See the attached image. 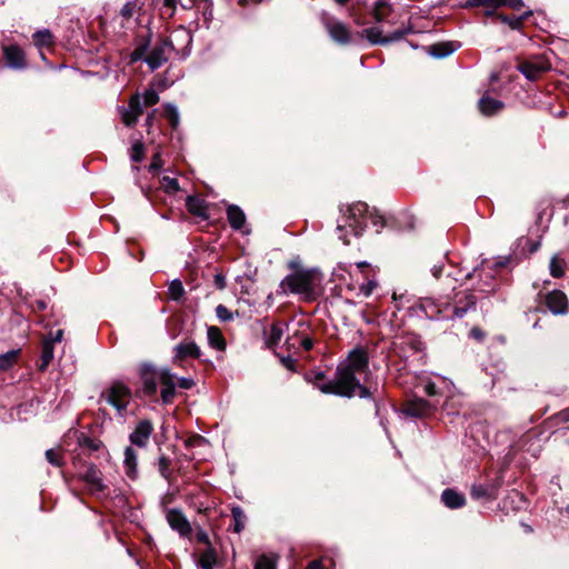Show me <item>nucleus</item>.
Segmentation results:
<instances>
[{"label": "nucleus", "mask_w": 569, "mask_h": 569, "mask_svg": "<svg viewBox=\"0 0 569 569\" xmlns=\"http://www.w3.org/2000/svg\"><path fill=\"white\" fill-rule=\"evenodd\" d=\"M341 377V382L347 383L355 395L360 398H369L371 396L369 389L360 383L358 375H367L369 371L368 353L362 348L351 350L345 362L340 363L337 369Z\"/></svg>", "instance_id": "1"}, {"label": "nucleus", "mask_w": 569, "mask_h": 569, "mask_svg": "<svg viewBox=\"0 0 569 569\" xmlns=\"http://www.w3.org/2000/svg\"><path fill=\"white\" fill-rule=\"evenodd\" d=\"M322 274L317 269H303L287 276L280 283L283 293L299 295L306 301L316 300L321 293Z\"/></svg>", "instance_id": "2"}, {"label": "nucleus", "mask_w": 569, "mask_h": 569, "mask_svg": "<svg viewBox=\"0 0 569 569\" xmlns=\"http://www.w3.org/2000/svg\"><path fill=\"white\" fill-rule=\"evenodd\" d=\"M346 226H338L339 230L348 227L355 236H360L367 226V220L371 218L375 223L377 220L368 211V206L365 202H355L347 207L345 212Z\"/></svg>", "instance_id": "3"}, {"label": "nucleus", "mask_w": 569, "mask_h": 569, "mask_svg": "<svg viewBox=\"0 0 569 569\" xmlns=\"http://www.w3.org/2000/svg\"><path fill=\"white\" fill-rule=\"evenodd\" d=\"M102 397L111 405L120 415H122L131 400L130 389L122 382L116 381L107 388Z\"/></svg>", "instance_id": "4"}, {"label": "nucleus", "mask_w": 569, "mask_h": 569, "mask_svg": "<svg viewBox=\"0 0 569 569\" xmlns=\"http://www.w3.org/2000/svg\"><path fill=\"white\" fill-rule=\"evenodd\" d=\"M517 68L528 80L535 81L539 79L542 73L548 71L551 64L545 58L536 57L522 61Z\"/></svg>", "instance_id": "5"}, {"label": "nucleus", "mask_w": 569, "mask_h": 569, "mask_svg": "<svg viewBox=\"0 0 569 569\" xmlns=\"http://www.w3.org/2000/svg\"><path fill=\"white\" fill-rule=\"evenodd\" d=\"M173 361L182 366L187 359H199L201 349L193 340L183 339L173 348Z\"/></svg>", "instance_id": "6"}, {"label": "nucleus", "mask_w": 569, "mask_h": 569, "mask_svg": "<svg viewBox=\"0 0 569 569\" xmlns=\"http://www.w3.org/2000/svg\"><path fill=\"white\" fill-rule=\"evenodd\" d=\"M159 383L162 386L161 399L164 403L172 401L176 395V376L167 368L157 371Z\"/></svg>", "instance_id": "7"}, {"label": "nucleus", "mask_w": 569, "mask_h": 569, "mask_svg": "<svg viewBox=\"0 0 569 569\" xmlns=\"http://www.w3.org/2000/svg\"><path fill=\"white\" fill-rule=\"evenodd\" d=\"M172 46L169 42H163L161 44L156 46L149 56L146 58V62L150 67V69L154 70L162 66L170 56L172 50Z\"/></svg>", "instance_id": "8"}, {"label": "nucleus", "mask_w": 569, "mask_h": 569, "mask_svg": "<svg viewBox=\"0 0 569 569\" xmlns=\"http://www.w3.org/2000/svg\"><path fill=\"white\" fill-rule=\"evenodd\" d=\"M468 4L486 8L487 14L493 13V11L500 7H508L517 10L523 6L522 0H469Z\"/></svg>", "instance_id": "9"}, {"label": "nucleus", "mask_w": 569, "mask_h": 569, "mask_svg": "<svg viewBox=\"0 0 569 569\" xmlns=\"http://www.w3.org/2000/svg\"><path fill=\"white\" fill-rule=\"evenodd\" d=\"M546 306L553 315H563L568 311V298L561 290H553L546 296Z\"/></svg>", "instance_id": "10"}, {"label": "nucleus", "mask_w": 569, "mask_h": 569, "mask_svg": "<svg viewBox=\"0 0 569 569\" xmlns=\"http://www.w3.org/2000/svg\"><path fill=\"white\" fill-rule=\"evenodd\" d=\"M341 381H342L341 377L337 372L335 380H331L327 383L318 385V389L322 393H332V395L347 397V398L355 397L356 395H355L353 390L350 389V387H348L347 383L343 385Z\"/></svg>", "instance_id": "11"}, {"label": "nucleus", "mask_w": 569, "mask_h": 569, "mask_svg": "<svg viewBox=\"0 0 569 569\" xmlns=\"http://www.w3.org/2000/svg\"><path fill=\"white\" fill-rule=\"evenodd\" d=\"M142 114L141 99L139 94H134L129 100L128 108H124L121 113L122 122L131 127L136 124L139 117Z\"/></svg>", "instance_id": "12"}, {"label": "nucleus", "mask_w": 569, "mask_h": 569, "mask_svg": "<svg viewBox=\"0 0 569 569\" xmlns=\"http://www.w3.org/2000/svg\"><path fill=\"white\" fill-rule=\"evenodd\" d=\"M81 479L86 482L89 491L93 495L101 493L106 489L100 470L92 465L88 467L86 472L81 476Z\"/></svg>", "instance_id": "13"}, {"label": "nucleus", "mask_w": 569, "mask_h": 569, "mask_svg": "<svg viewBox=\"0 0 569 569\" xmlns=\"http://www.w3.org/2000/svg\"><path fill=\"white\" fill-rule=\"evenodd\" d=\"M153 431V426L149 420H141L132 433L130 435V441L132 445H136L140 448L147 446L150 436Z\"/></svg>", "instance_id": "14"}, {"label": "nucleus", "mask_w": 569, "mask_h": 569, "mask_svg": "<svg viewBox=\"0 0 569 569\" xmlns=\"http://www.w3.org/2000/svg\"><path fill=\"white\" fill-rule=\"evenodd\" d=\"M167 521L170 527L178 531L181 536L186 537L191 533V526L181 511L177 509H170L167 512Z\"/></svg>", "instance_id": "15"}, {"label": "nucleus", "mask_w": 569, "mask_h": 569, "mask_svg": "<svg viewBox=\"0 0 569 569\" xmlns=\"http://www.w3.org/2000/svg\"><path fill=\"white\" fill-rule=\"evenodd\" d=\"M326 28L330 37L340 44H347L350 42L351 34L349 28L340 21H329Z\"/></svg>", "instance_id": "16"}, {"label": "nucleus", "mask_w": 569, "mask_h": 569, "mask_svg": "<svg viewBox=\"0 0 569 569\" xmlns=\"http://www.w3.org/2000/svg\"><path fill=\"white\" fill-rule=\"evenodd\" d=\"M363 33L366 34L367 39L373 44H377V43L386 44L391 41H396L403 36L402 31H396L390 36L383 37L382 30L379 27H371V28L365 29Z\"/></svg>", "instance_id": "17"}, {"label": "nucleus", "mask_w": 569, "mask_h": 569, "mask_svg": "<svg viewBox=\"0 0 569 569\" xmlns=\"http://www.w3.org/2000/svg\"><path fill=\"white\" fill-rule=\"evenodd\" d=\"M433 407L425 399L417 398L410 400L405 412L411 417H425L432 411Z\"/></svg>", "instance_id": "18"}, {"label": "nucleus", "mask_w": 569, "mask_h": 569, "mask_svg": "<svg viewBox=\"0 0 569 569\" xmlns=\"http://www.w3.org/2000/svg\"><path fill=\"white\" fill-rule=\"evenodd\" d=\"M7 63L12 68L24 67V53L18 46H8L3 48Z\"/></svg>", "instance_id": "19"}, {"label": "nucleus", "mask_w": 569, "mask_h": 569, "mask_svg": "<svg viewBox=\"0 0 569 569\" xmlns=\"http://www.w3.org/2000/svg\"><path fill=\"white\" fill-rule=\"evenodd\" d=\"M188 211L199 218H208V208L206 202L198 197H188L186 200Z\"/></svg>", "instance_id": "20"}, {"label": "nucleus", "mask_w": 569, "mask_h": 569, "mask_svg": "<svg viewBox=\"0 0 569 569\" xmlns=\"http://www.w3.org/2000/svg\"><path fill=\"white\" fill-rule=\"evenodd\" d=\"M568 267L567 260L559 253L551 257L549 262V272L553 278H562Z\"/></svg>", "instance_id": "21"}, {"label": "nucleus", "mask_w": 569, "mask_h": 569, "mask_svg": "<svg viewBox=\"0 0 569 569\" xmlns=\"http://www.w3.org/2000/svg\"><path fill=\"white\" fill-rule=\"evenodd\" d=\"M441 500L451 509L460 508L466 503L465 497L452 489H446L441 495Z\"/></svg>", "instance_id": "22"}, {"label": "nucleus", "mask_w": 569, "mask_h": 569, "mask_svg": "<svg viewBox=\"0 0 569 569\" xmlns=\"http://www.w3.org/2000/svg\"><path fill=\"white\" fill-rule=\"evenodd\" d=\"M503 108V103L489 96H483L479 101V109L481 113L491 116Z\"/></svg>", "instance_id": "23"}, {"label": "nucleus", "mask_w": 569, "mask_h": 569, "mask_svg": "<svg viewBox=\"0 0 569 569\" xmlns=\"http://www.w3.org/2000/svg\"><path fill=\"white\" fill-rule=\"evenodd\" d=\"M227 217L230 226L236 230L241 229L246 222V216L243 211L233 204L229 206L227 210Z\"/></svg>", "instance_id": "24"}, {"label": "nucleus", "mask_w": 569, "mask_h": 569, "mask_svg": "<svg viewBox=\"0 0 569 569\" xmlns=\"http://www.w3.org/2000/svg\"><path fill=\"white\" fill-rule=\"evenodd\" d=\"M207 337L209 345L218 350H223L226 348V341L221 333V330L217 327H209L207 330Z\"/></svg>", "instance_id": "25"}, {"label": "nucleus", "mask_w": 569, "mask_h": 569, "mask_svg": "<svg viewBox=\"0 0 569 569\" xmlns=\"http://www.w3.org/2000/svg\"><path fill=\"white\" fill-rule=\"evenodd\" d=\"M124 467L126 473L130 478H134L137 475V453L131 447H127L124 450Z\"/></svg>", "instance_id": "26"}, {"label": "nucleus", "mask_w": 569, "mask_h": 569, "mask_svg": "<svg viewBox=\"0 0 569 569\" xmlns=\"http://www.w3.org/2000/svg\"><path fill=\"white\" fill-rule=\"evenodd\" d=\"M157 371L147 369L143 372V390L148 395H153L157 391V382H159Z\"/></svg>", "instance_id": "27"}, {"label": "nucleus", "mask_w": 569, "mask_h": 569, "mask_svg": "<svg viewBox=\"0 0 569 569\" xmlns=\"http://www.w3.org/2000/svg\"><path fill=\"white\" fill-rule=\"evenodd\" d=\"M231 515H232V521H233L232 530L236 533H240L246 527L247 517H246L243 510L239 506L232 507Z\"/></svg>", "instance_id": "28"}, {"label": "nucleus", "mask_w": 569, "mask_h": 569, "mask_svg": "<svg viewBox=\"0 0 569 569\" xmlns=\"http://www.w3.org/2000/svg\"><path fill=\"white\" fill-rule=\"evenodd\" d=\"M283 336V326L281 323H273L271 326L270 332L266 338V345L268 348H274L281 340Z\"/></svg>", "instance_id": "29"}, {"label": "nucleus", "mask_w": 569, "mask_h": 569, "mask_svg": "<svg viewBox=\"0 0 569 569\" xmlns=\"http://www.w3.org/2000/svg\"><path fill=\"white\" fill-rule=\"evenodd\" d=\"M33 42L39 48L50 47L53 43V36L48 29L39 30L33 34Z\"/></svg>", "instance_id": "30"}, {"label": "nucleus", "mask_w": 569, "mask_h": 569, "mask_svg": "<svg viewBox=\"0 0 569 569\" xmlns=\"http://www.w3.org/2000/svg\"><path fill=\"white\" fill-rule=\"evenodd\" d=\"M53 359V345L52 341L44 340L42 346V352H41V363L39 366V369L41 371H44L51 360Z\"/></svg>", "instance_id": "31"}, {"label": "nucleus", "mask_w": 569, "mask_h": 569, "mask_svg": "<svg viewBox=\"0 0 569 569\" xmlns=\"http://www.w3.org/2000/svg\"><path fill=\"white\" fill-rule=\"evenodd\" d=\"M46 459L54 467H62L64 465V457L60 447L48 449L46 451Z\"/></svg>", "instance_id": "32"}, {"label": "nucleus", "mask_w": 569, "mask_h": 569, "mask_svg": "<svg viewBox=\"0 0 569 569\" xmlns=\"http://www.w3.org/2000/svg\"><path fill=\"white\" fill-rule=\"evenodd\" d=\"M217 558L212 549L203 551L199 558V566L202 569H213Z\"/></svg>", "instance_id": "33"}, {"label": "nucleus", "mask_w": 569, "mask_h": 569, "mask_svg": "<svg viewBox=\"0 0 569 569\" xmlns=\"http://www.w3.org/2000/svg\"><path fill=\"white\" fill-rule=\"evenodd\" d=\"M168 295L171 300L178 301L184 295V288L180 280H172L168 288Z\"/></svg>", "instance_id": "34"}, {"label": "nucleus", "mask_w": 569, "mask_h": 569, "mask_svg": "<svg viewBox=\"0 0 569 569\" xmlns=\"http://www.w3.org/2000/svg\"><path fill=\"white\" fill-rule=\"evenodd\" d=\"M391 12V8L386 2H378L373 10V17L377 22H382L387 19L389 13Z\"/></svg>", "instance_id": "35"}, {"label": "nucleus", "mask_w": 569, "mask_h": 569, "mask_svg": "<svg viewBox=\"0 0 569 569\" xmlns=\"http://www.w3.org/2000/svg\"><path fill=\"white\" fill-rule=\"evenodd\" d=\"M17 356V350H11L3 355H0V370L9 369L16 362Z\"/></svg>", "instance_id": "36"}, {"label": "nucleus", "mask_w": 569, "mask_h": 569, "mask_svg": "<svg viewBox=\"0 0 569 569\" xmlns=\"http://www.w3.org/2000/svg\"><path fill=\"white\" fill-rule=\"evenodd\" d=\"M453 50L450 44H433L431 47V54L437 58H442L450 54Z\"/></svg>", "instance_id": "37"}, {"label": "nucleus", "mask_w": 569, "mask_h": 569, "mask_svg": "<svg viewBox=\"0 0 569 569\" xmlns=\"http://www.w3.org/2000/svg\"><path fill=\"white\" fill-rule=\"evenodd\" d=\"M164 112H166L168 120L170 121V124L173 128H176L179 123V113H178L177 108L172 104H167L164 107Z\"/></svg>", "instance_id": "38"}, {"label": "nucleus", "mask_w": 569, "mask_h": 569, "mask_svg": "<svg viewBox=\"0 0 569 569\" xmlns=\"http://www.w3.org/2000/svg\"><path fill=\"white\" fill-rule=\"evenodd\" d=\"M254 569H276V561L267 556L258 558Z\"/></svg>", "instance_id": "39"}, {"label": "nucleus", "mask_w": 569, "mask_h": 569, "mask_svg": "<svg viewBox=\"0 0 569 569\" xmlns=\"http://www.w3.org/2000/svg\"><path fill=\"white\" fill-rule=\"evenodd\" d=\"M216 316L220 321L227 322L233 319L232 312L223 305H218L216 308Z\"/></svg>", "instance_id": "40"}, {"label": "nucleus", "mask_w": 569, "mask_h": 569, "mask_svg": "<svg viewBox=\"0 0 569 569\" xmlns=\"http://www.w3.org/2000/svg\"><path fill=\"white\" fill-rule=\"evenodd\" d=\"M162 187L166 192L173 193L179 190V183L177 179L170 177L162 178Z\"/></svg>", "instance_id": "41"}, {"label": "nucleus", "mask_w": 569, "mask_h": 569, "mask_svg": "<svg viewBox=\"0 0 569 569\" xmlns=\"http://www.w3.org/2000/svg\"><path fill=\"white\" fill-rule=\"evenodd\" d=\"M144 106H153L159 102V94L153 90L149 89L143 94Z\"/></svg>", "instance_id": "42"}, {"label": "nucleus", "mask_w": 569, "mask_h": 569, "mask_svg": "<svg viewBox=\"0 0 569 569\" xmlns=\"http://www.w3.org/2000/svg\"><path fill=\"white\" fill-rule=\"evenodd\" d=\"M143 158V144L136 142L131 148V159L139 162Z\"/></svg>", "instance_id": "43"}, {"label": "nucleus", "mask_w": 569, "mask_h": 569, "mask_svg": "<svg viewBox=\"0 0 569 569\" xmlns=\"http://www.w3.org/2000/svg\"><path fill=\"white\" fill-rule=\"evenodd\" d=\"M169 465L170 460L167 457L162 456L159 458V471L164 478L169 477Z\"/></svg>", "instance_id": "44"}, {"label": "nucleus", "mask_w": 569, "mask_h": 569, "mask_svg": "<svg viewBox=\"0 0 569 569\" xmlns=\"http://www.w3.org/2000/svg\"><path fill=\"white\" fill-rule=\"evenodd\" d=\"M377 287V282L373 281V280H369L367 283H363L360 286V292L365 296V297H369L372 291L375 290V288Z\"/></svg>", "instance_id": "45"}, {"label": "nucleus", "mask_w": 569, "mask_h": 569, "mask_svg": "<svg viewBox=\"0 0 569 569\" xmlns=\"http://www.w3.org/2000/svg\"><path fill=\"white\" fill-rule=\"evenodd\" d=\"M475 305H476V301H475L473 297H469L468 298L467 307H465V308H458V307L455 308V316L458 317V318H462L466 315L467 310L469 308L473 307Z\"/></svg>", "instance_id": "46"}, {"label": "nucleus", "mask_w": 569, "mask_h": 569, "mask_svg": "<svg viewBox=\"0 0 569 569\" xmlns=\"http://www.w3.org/2000/svg\"><path fill=\"white\" fill-rule=\"evenodd\" d=\"M499 19L505 22V23H508L512 29H518L520 26H521V19L520 18H508L507 16H502L500 14L499 16Z\"/></svg>", "instance_id": "47"}, {"label": "nucleus", "mask_w": 569, "mask_h": 569, "mask_svg": "<svg viewBox=\"0 0 569 569\" xmlns=\"http://www.w3.org/2000/svg\"><path fill=\"white\" fill-rule=\"evenodd\" d=\"M213 282H214V286H216L218 289H220V290L224 289V287H226V278H224V276H223V274H221V273H217V274L214 276Z\"/></svg>", "instance_id": "48"}, {"label": "nucleus", "mask_w": 569, "mask_h": 569, "mask_svg": "<svg viewBox=\"0 0 569 569\" xmlns=\"http://www.w3.org/2000/svg\"><path fill=\"white\" fill-rule=\"evenodd\" d=\"M178 383H179V387L182 389H190L194 385L193 380L189 379V378H181V379H179Z\"/></svg>", "instance_id": "49"}, {"label": "nucleus", "mask_w": 569, "mask_h": 569, "mask_svg": "<svg viewBox=\"0 0 569 569\" xmlns=\"http://www.w3.org/2000/svg\"><path fill=\"white\" fill-rule=\"evenodd\" d=\"M161 167V159L159 154H154L149 166L151 171L158 170Z\"/></svg>", "instance_id": "50"}, {"label": "nucleus", "mask_w": 569, "mask_h": 569, "mask_svg": "<svg viewBox=\"0 0 569 569\" xmlns=\"http://www.w3.org/2000/svg\"><path fill=\"white\" fill-rule=\"evenodd\" d=\"M133 13V6L131 3H126L121 9V14L126 18H130Z\"/></svg>", "instance_id": "51"}, {"label": "nucleus", "mask_w": 569, "mask_h": 569, "mask_svg": "<svg viewBox=\"0 0 569 569\" xmlns=\"http://www.w3.org/2000/svg\"><path fill=\"white\" fill-rule=\"evenodd\" d=\"M62 337H63V330L59 329L47 341H52V345H53L54 342H60L62 340Z\"/></svg>", "instance_id": "52"}, {"label": "nucleus", "mask_w": 569, "mask_h": 569, "mask_svg": "<svg viewBox=\"0 0 569 569\" xmlns=\"http://www.w3.org/2000/svg\"><path fill=\"white\" fill-rule=\"evenodd\" d=\"M425 391L428 396H435L437 393L436 385L432 382H429L425 387Z\"/></svg>", "instance_id": "53"}, {"label": "nucleus", "mask_w": 569, "mask_h": 569, "mask_svg": "<svg viewBox=\"0 0 569 569\" xmlns=\"http://www.w3.org/2000/svg\"><path fill=\"white\" fill-rule=\"evenodd\" d=\"M281 361L287 369L295 370V360L292 358H282Z\"/></svg>", "instance_id": "54"}, {"label": "nucleus", "mask_w": 569, "mask_h": 569, "mask_svg": "<svg viewBox=\"0 0 569 569\" xmlns=\"http://www.w3.org/2000/svg\"><path fill=\"white\" fill-rule=\"evenodd\" d=\"M301 345H302L305 350H310L313 347V342H312V340L309 337H305L301 340Z\"/></svg>", "instance_id": "55"}, {"label": "nucleus", "mask_w": 569, "mask_h": 569, "mask_svg": "<svg viewBox=\"0 0 569 569\" xmlns=\"http://www.w3.org/2000/svg\"><path fill=\"white\" fill-rule=\"evenodd\" d=\"M142 56H143V52L141 50H139V49H136L131 53L130 60H131V62H136V61L140 60L142 58Z\"/></svg>", "instance_id": "56"}, {"label": "nucleus", "mask_w": 569, "mask_h": 569, "mask_svg": "<svg viewBox=\"0 0 569 569\" xmlns=\"http://www.w3.org/2000/svg\"><path fill=\"white\" fill-rule=\"evenodd\" d=\"M471 492H472V496H475L477 498L486 495V490L482 487H473Z\"/></svg>", "instance_id": "57"}, {"label": "nucleus", "mask_w": 569, "mask_h": 569, "mask_svg": "<svg viewBox=\"0 0 569 569\" xmlns=\"http://www.w3.org/2000/svg\"><path fill=\"white\" fill-rule=\"evenodd\" d=\"M470 335L478 340L483 338V332L479 328H472Z\"/></svg>", "instance_id": "58"}, {"label": "nucleus", "mask_w": 569, "mask_h": 569, "mask_svg": "<svg viewBox=\"0 0 569 569\" xmlns=\"http://www.w3.org/2000/svg\"><path fill=\"white\" fill-rule=\"evenodd\" d=\"M307 569H322V565L320 561L315 560L308 565Z\"/></svg>", "instance_id": "59"}, {"label": "nucleus", "mask_w": 569, "mask_h": 569, "mask_svg": "<svg viewBox=\"0 0 569 569\" xmlns=\"http://www.w3.org/2000/svg\"><path fill=\"white\" fill-rule=\"evenodd\" d=\"M163 4L168 8L174 9L176 0H163Z\"/></svg>", "instance_id": "60"}, {"label": "nucleus", "mask_w": 569, "mask_h": 569, "mask_svg": "<svg viewBox=\"0 0 569 569\" xmlns=\"http://www.w3.org/2000/svg\"><path fill=\"white\" fill-rule=\"evenodd\" d=\"M37 307L39 310H43V309H46L47 306H46L44 301L39 300V301H37Z\"/></svg>", "instance_id": "61"}, {"label": "nucleus", "mask_w": 569, "mask_h": 569, "mask_svg": "<svg viewBox=\"0 0 569 569\" xmlns=\"http://www.w3.org/2000/svg\"><path fill=\"white\" fill-rule=\"evenodd\" d=\"M357 267H358L359 269H362V268H365V267H368V263H367V262H365V261H361V262H358V263H357Z\"/></svg>", "instance_id": "62"}, {"label": "nucleus", "mask_w": 569, "mask_h": 569, "mask_svg": "<svg viewBox=\"0 0 569 569\" xmlns=\"http://www.w3.org/2000/svg\"><path fill=\"white\" fill-rule=\"evenodd\" d=\"M193 6V1H190L189 3L182 4L184 9H190Z\"/></svg>", "instance_id": "63"}, {"label": "nucleus", "mask_w": 569, "mask_h": 569, "mask_svg": "<svg viewBox=\"0 0 569 569\" xmlns=\"http://www.w3.org/2000/svg\"><path fill=\"white\" fill-rule=\"evenodd\" d=\"M340 238L343 240V243H345V244H348V243H349V240L347 239V237H346V236H341Z\"/></svg>", "instance_id": "64"}]
</instances>
